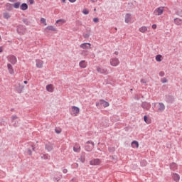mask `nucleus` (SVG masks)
I'll use <instances>...</instances> for the list:
<instances>
[{"label": "nucleus", "instance_id": "nucleus-1", "mask_svg": "<svg viewBox=\"0 0 182 182\" xmlns=\"http://www.w3.org/2000/svg\"><path fill=\"white\" fill-rule=\"evenodd\" d=\"M86 144H91L90 146L85 145V149L86 150V151H92V150H93V149L95 147V143L92 141H87L86 142Z\"/></svg>", "mask_w": 182, "mask_h": 182}, {"label": "nucleus", "instance_id": "nucleus-2", "mask_svg": "<svg viewBox=\"0 0 182 182\" xmlns=\"http://www.w3.org/2000/svg\"><path fill=\"white\" fill-rule=\"evenodd\" d=\"M163 12H164V7L161 6L155 9L154 14L156 16H160V15H163Z\"/></svg>", "mask_w": 182, "mask_h": 182}, {"label": "nucleus", "instance_id": "nucleus-3", "mask_svg": "<svg viewBox=\"0 0 182 182\" xmlns=\"http://www.w3.org/2000/svg\"><path fill=\"white\" fill-rule=\"evenodd\" d=\"M96 69L98 73H101L102 75H109V70H107V69L106 68H103L97 66Z\"/></svg>", "mask_w": 182, "mask_h": 182}, {"label": "nucleus", "instance_id": "nucleus-4", "mask_svg": "<svg viewBox=\"0 0 182 182\" xmlns=\"http://www.w3.org/2000/svg\"><path fill=\"white\" fill-rule=\"evenodd\" d=\"M109 63L111 66H118V65L120 63V61L119 60V58H114L109 60Z\"/></svg>", "mask_w": 182, "mask_h": 182}, {"label": "nucleus", "instance_id": "nucleus-5", "mask_svg": "<svg viewBox=\"0 0 182 182\" xmlns=\"http://www.w3.org/2000/svg\"><path fill=\"white\" fill-rule=\"evenodd\" d=\"M141 107L145 110H150V109L151 108V105L147 102H143L141 103Z\"/></svg>", "mask_w": 182, "mask_h": 182}, {"label": "nucleus", "instance_id": "nucleus-6", "mask_svg": "<svg viewBox=\"0 0 182 182\" xmlns=\"http://www.w3.org/2000/svg\"><path fill=\"white\" fill-rule=\"evenodd\" d=\"M80 48H81V49L87 50L92 49V44H90V43H84L80 45Z\"/></svg>", "mask_w": 182, "mask_h": 182}, {"label": "nucleus", "instance_id": "nucleus-7", "mask_svg": "<svg viewBox=\"0 0 182 182\" xmlns=\"http://www.w3.org/2000/svg\"><path fill=\"white\" fill-rule=\"evenodd\" d=\"M26 28H23V26L20 25L17 27V32L19 35H23L25 33Z\"/></svg>", "mask_w": 182, "mask_h": 182}, {"label": "nucleus", "instance_id": "nucleus-8", "mask_svg": "<svg viewBox=\"0 0 182 182\" xmlns=\"http://www.w3.org/2000/svg\"><path fill=\"white\" fill-rule=\"evenodd\" d=\"M8 60L11 63V65H15L17 62L16 57L15 55H9L8 57Z\"/></svg>", "mask_w": 182, "mask_h": 182}, {"label": "nucleus", "instance_id": "nucleus-9", "mask_svg": "<svg viewBox=\"0 0 182 182\" xmlns=\"http://www.w3.org/2000/svg\"><path fill=\"white\" fill-rule=\"evenodd\" d=\"M101 161L99 159H94L90 161V166H99L100 164Z\"/></svg>", "mask_w": 182, "mask_h": 182}, {"label": "nucleus", "instance_id": "nucleus-10", "mask_svg": "<svg viewBox=\"0 0 182 182\" xmlns=\"http://www.w3.org/2000/svg\"><path fill=\"white\" fill-rule=\"evenodd\" d=\"M71 109H72V112L75 116H77V114H79V112H80V109H79V107H77L76 106H73L71 107Z\"/></svg>", "mask_w": 182, "mask_h": 182}, {"label": "nucleus", "instance_id": "nucleus-11", "mask_svg": "<svg viewBox=\"0 0 182 182\" xmlns=\"http://www.w3.org/2000/svg\"><path fill=\"white\" fill-rule=\"evenodd\" d=\"M165 100L166 103H173L174 102V97L171 95H166Z\"/></svg>", "mask_w": 182, "mask_h": 182}, {"label": "nucleus", "instance_id": "nucleus-12", "mask_svg": "<svg viewBox=\"0 0 182 182\" xmlns=\"http://www.w3.org/2000/svg\"><path fill=\"white\" fill-rule=\"evenodd\" d=\"M36 68H38V69H41V68H43V61L41 60H36Z\"/></svg>", "mask_w": 182, "mask_h": 182}, {"label": "nucleus", "instance_id": "nucleus-13", "mask_svg": "<svg viewBox=\"0 0 182 182\" xmlns=\"http://www.w3.org/2000/svg\"><path fill=\"white\" fill-rule=\"evenodd\" d=\"M45 149L48 151H52V150H53V144L50 143L46 144L45 146Z\"/></svg>", "mask_w": 182, "mask_h": 182}, {"label": "nucleus", "instance_id": "nucleus-14", "mask_svg": "<svg viewBox=\"0 0 182 182\" xmlns=\"http://www.w3.org/2000/svg\"><path fill=\"white\" fill-rule=\"evenodd\" d=\"M172 178L176 182H179L180 181V175H178V173H173L172 174Z\"/></svg>", "mask_w": 182, "mask_h": 182}, {"label": "nucleus", "instance_id": "nucleus-15", "mask_svg": "<svg viewBox=\"0 0 182 182\" xmlns=\"http://www.w3.org/2000/svg\"><path fill=\"white\" fill-rule=\"evenodd\" d=\"M166 106L163 102H160L158 106V112H164Z\"/></svg>", "mask_w": 182, "mask_h": 182}, {"label": "nucleus", "instance_id": "nucleus-16", "mask_svg": "<svg viewBox=\"0 0 182 182\" xmlns=\"http://www.w3.org/2000/svg\"><path fill=\"white\" fill-rule=\"evenodd\" d=\"M7 68L9 72L10 75H14V73H15V71L14 70V68L12 67V65L11 64H7Z\"/></svg>", "mask_w": 182, "mask_h": 182}, {"label": "nucleus", "instance_id": "nucleus-17", "mask_svg": "<svg viewBox=\"0 0 182 182\" xmlns=\"http://www.w3.org/2000/svg\"><path fill=\"white\" fill-rule=\"evenodd\" d=\"M79 66L80 68H81L82 69H85V68L87 66V64L86 63L85 60H81L79 63Z\"/></svg>", "mask_w": 182, "mask_h": 182}, {"label": "nucleus", "instance_id": "nucleus-18", "mask_svg": "<svg viewBox=\"0 0 182 182\" xmlns=\"http://www.w3.org/2000/svg\"><path fill=\"white\" fill-rule=\"evenodd\" d=\"M100 105H102L104 107H109V102L105 101L104 100H100Z\"/></svg>", "mask_w": 182, "mask_h": 182}, {"label": "nucleus", "instance_id": "nucleus-19", "mask_svg": "<svg viewBox=\"0 0 182 182\" xmlns=\"http://www.w3.org/2000/svg\"><path fill=\"white\" fill-rule=\"evenodd\" d=\"M46 90L50 93L53 92V85L52 84L46 85Z\"/></svg>", "mask_w": 182, "mask_h": 182}, {"label": "nucleus", "instance_id": "nucleus-20", "mask_svg": "<svg viewBox=\"0 0 182 182\" xmlns=\"http://www.w3.org/2000/svg\"><path fill=\"white\" fill-rule=\"evenodd\" d=\"M131 20H132V14H127L125 15V22H126V23H129V22H130Z\"/></svg>", "mask_w": 182, "mask_h": 182}, {"label": "nucleus", "instance_id": "nucleus-21", "mask_svg": "<svg viewBox=\"0 0 182 182\" xmlns=\"http://www.w3.org/2000/svg\"><path fill=\"white\" fill-rule=\"evenodd\" d=\"M90 29L87 30V33H84L82 36L83 38H85V39H89V38L90 37Z\"/></svg>", "mask_w": 182, "mask_h": 182}, {"label": "nucleus", "instance_id": "nucleus-22", "mask_svg": "<svg viewBox=\"0 0 182 182\" xmlns=\"http://www.w3.org/2000/svg\"><path fill=\"white\" fill-rule=\"evenodd\" d=\"M177 164L172 163L170 164V169L172 170L173 171H176V170H177Z\"/></svg>", "mask_w": 182, "mask_h": 182}, {"label": "nucleus", "instance_id": "nucleus-23", "mask_svg": "<svg viewBox=\"0 0 182 182\" xmlns=\"http://www.w3.org/2000/svg\"><path fill=\"white\" fill-rule=\"evenodd\" d=\"M20 9H21V11H26L28 9V4L26 3H23L20 6Z\"/></svg>", "mask_w": 182, "mask_h": 182}, {"label": "nucleus", "instance_id": "nucleus-24", "mask_svg": "<svg viewBox=\"0 0 182 182\" xmlns=\"http://www.w3.org/2000/svg\"><path fill=\"white\" fill-rule=\"evenodd\" d=\"M174 23L178 26L182 25V19L178 18H175Z\"/></svg>", "mask_w": 182, "mask_h": 182}, {"label": "nucleus", "instance_id": "nucleus-25", "mask_svg": "<svg viewBox=\"0 0 182 182\" xmlns=\"http://www.w3.org/2000/svg\"><path fill=\"white\" fill-rule=\"evenodd\" d=\"M23 85H21V84H18V86L16 88V90L17 92L21 93L22 90H23Z\"/></svg>", "mask_w": 182, "mask_h": 182}, {"label": "nucleus", "instance_id": "nucleus-26", "mask_svg": "<svg viewBox=\"0 0 182 182\" xmlns=\"http://www.w3.org/2000/svg\"><path fill=\"white\" fill-rule=\"evenodd\" d=\"M73 151H74L75 153H79V151H80V146H79V145H75V146L73 147Z\"/></svg>", "mask_w": 182, "mask_h": 182}, {"label": "nucleus", "instance_id": "nucleus-27", "mask_svg": "<svg viewBox=\"0 0 182 182\" xmlns=\"http://www.w3.org/2000/svg\"><path fill=\"white\" fill-rule=\"evenodd\" d=\"M46 29H48V31H52L53 32H56V28L53 27V26H48L46 28Z\"/></svg>", "mask_w": 182, "mask_h": 182}, {"label": "nucleus", "instance_id": "nucleus-28", "mask_svg": "<svg viewBox=\"0 0 182 182\" xmlns=\"http://www.w3.org/2000/svg\"><path fill=\"white\" fill-rule=\"evenodd\" d=\"M6 9L7 11H12V4L11 3H7L6 4Z\"/></svg>", "mask_w": 182, "mask_h": 182}, {"label": "nucleus", "instance_id": "nucleus-29", "mask_svg": "<svg viewBox=\"0 0 182 182\" xmlns=\"http://www.w3.org/2000/svg\"><path fill=\"white\" fill-rule=\"evenodd\" d=\"M132 147H136V149H138V147H139V142L137 141H133L132 142Z\"/></svg>", "mask_w": 182, "mask_h": 182}, {"label": "nucleus", "instance_id": "nucleus-30", "mask_svg": "<svg viewBox=\"0 0 182 182\" xmlns=\"http://www.w3.org/2000/svg\"><path fill=\"white\" fill-rule=\"evenodd\" d=\"M139 32H141V33H144V32H146V31H147V27L142 26V27L139 28Z\"/></svg>", "mask_w": 182, "mask_h": 182}, {"label": "nucleus", "instance_id": "nucleus-31", "mask_svg": "<svg viewBox=\"0 0 182 182\" xmlns=\"http://www.w3.org/2000/svg\"><path fill=\"white\" fill-rule=\"evenodd\" d=\"M79 160L81 161V163H85V161H86V157L85 156V154L81 155L79 158Z\"/></svg>", "mask_w": 182, "mask_h": 182}, {"label": "nucleus", "instance_id": "nucleus-32", "mask_svg": "<svg viewBox=\"0 0 182 182\" xmlns=\"http://www.w3.org/2000/svg\"><path fill=\"white\" fill-rule=\"evenodd\" d=\"M109 159L112 160V161H114V163L117 161V156H109Z\"/></svg>", "mask_w": 182, "mask_h": 182}, {"label": "nucleus", "instance_id": "nucleus-33", "mask_svg": "<svg viewBox=\"0 0 182 182\" xmlns=\"http://www.w3.org/2000/svg\"><path fill=\"white\" fill-rule=\"evenodd\" d=\"M81 55L82 56H87V55H89V52L86 50H83L82 52H81Z\"/></svg>", "mask_w": 182, "mask_h": 182}, {"label": "nucleus", "instance_id": "nucleus-34", "mask_svg": "<svg viewBox=\"0 0 182 182\" xmlns=\"http://www.w3.org/2000/svg\"><path fill=\"white\" fill-rule=\"evenodd\" d=\"M14 8H15L16 9H18V8H19V6H21V3L20 2H16L14 3V4L13 5Z\"/></svg>", "mask_w": 182, "mask_h": 182}, {"label": "nucleus", "instance_id": "nucleus-35", "mask_svg": "<svg viewBox=\"0 0 182 182\" xmlns=\"http://www.w3.org/2000/svg\"><path fill=\"white\" fill-rule=\"evenodd\" d=\"M11 18V16L9 15V13H4V19H9Z\"/></svg>", "mask_w": 182, "mask_h": 182}, {"label": "nucleus", "instance_id": "nucleus-36", "mask_svg": "<svg viewBox=\"0 0 182 182\" xmlns=\"http://www.w3.org/2000/svg\"><path fill=\"white\" fill-rule=\"evenodd\" d=\"M144 120L146 123H147V124H150V119H149V118L147 117V116H144Z\"/></svg>", "mask_w": 182, "mask_h": 182}, {"label": "nucleus", "instance_id": "nucleus-37", "mask_svg": "<svg viewBox=\"0 0 182 182\" xmlns=\"http://www.w3.org/2000/svg\"><path fill=\"white\" fill-rule=\"evenodd\" d=\"M156 62H161V55H157L156 56Z\"/></svg>", "mask_w": 182, "mask_h": 182}, {"label": "nucleus", "instance_id": "nucleus-38", "mask_svg": "<svg viewBox=\"0 0 182 182\" xmlns=\"http://www.w3.org/2000/svg\"><path fill=\"white\" fill-rule=\"evenodd\" d=\"M108 150H109V153H113L115 151L116 149L114 147L112 146V147H109Z\"/></svg>", "mask_w": 182, "mask_h": 182}, {"label": "nucleus", "instance_id": "nucleus-39", "mask_svg": "<svg viewBox=\"0 0 182 182\" xmlns=\"http://www.w3.org/2000/svg\"><path fill=\"white\" fill-rule=\"evenodd\" d=\"M41 23H43L45 25V26H46V25H47L46 19H45L44 18H41Z\"/></svg>", "mask_w": 182, "mask_h": 182}, {"label": "nucleus", "instance_id": "nucleus-40", "mask_svg": "<svg viewBox=\"0 0 182 182\" xmlns=\"http://www.w3.org/2000/svg\"><path fill=\"white\" fill-rule=\"evenodd\" d=\"M23 22L25 25H29V21H28V18H23Z\"/></svg>", "mask_w": 182, "mask_h": 182}, {"label": "nucleus", "instance_id": "nucleus-41", "mask_svg": "<svg viewBox=\"0 0 182 182\" xmlns=\"http://www.w3.org/2000/svg\"><path fill=\"white\" fill-rule=\"evenodd\" d=\"M59 22H61V23H65L66 21L65 19H59L56 21V23H59Z\"/></svg>", "mask_w": 182, "mask_h": 182}, {"label": "nucleus", "instance_id": "nucleus-42", "mask_svg": "<svg viewBox=\"0 0 182 182\" xmlns=\"http://www.w3.org/2000/svg\"><path fill=\"white\" fill-rule=\"evenodd\" d=\"M82 14H84V15H89V10H87V9H85L82 11Z\"/></svg>", "mask_w": 182, "mask_h": 182}, {"label": "nucleus", "instance_id": "nucleus-43", "mask_svg": "<svg viewBox=\"0 0 182 182\" xmlns=\"http://www.w3.org/2000/svg\"><path fill=\"white\" fill-rule=\"evenodd\" d=\"M41 159H43L44 160H48V155L46 154H42Z\"/></svg>", "mask_w": 182, "mask_h": 182}, {"label": "nucleus", "instance_id": "nucleus-44", "mask_svg": "<svg viewBox=\"0 0 182 182\" xmlns=\"http://www.w3.org/2000/svg\"><path fill=\"white\" fill-rule=\"evenodd\" d=\"M16 119H18V116L16 115H13L11 117V122H14V120H16Z\"/></svg>", "mask_w": 182, "mask_h": 182}, {"label": "nucleus", "instance_id": "nucleus-45", "mask_svg": "<svg viewBox=\"0 0 182 182\" xmlns=\"http://www.w3.org/2000/svg\"><path fill=\"white\" fill-rule=\"evenodd\" d=\"M141 166H146V164H147V161H142L141 162Z\"/></svg>", "mask_w": 182, "mask_h": 182}, {"label": "nucleus", "instance_id": "nucleus-46", "mask_svg": "<svg viewBox=\"0 0 182 182\" xmlns=\"http://www.w3.org/2000/svg\"><path fill=\"white\" fill-rule=\"evenodd\" d=\"M55 133H57V134H59L62 132V130L58 129H55Z\"/></svg>", "mask_w": 182, "mask_h": 182}, {"label": "nucleus", "instance_id": "nucleus-47", "mask_svg": "<svg viewBox=\"0 0 182 182\" xmlns=\"http://www.w3.org/2000/svg\"><path fill=\"white\" fill-rule=\"evenodd\" d=\"M93 22H95V23H97V22H99V18H94Z\"/></svg>", "mask_w": 182, "mask_h": 182}, {"label": "nucleus", "instance_id": "nucleus-48", "mask_svg": "<svg viewBox=\"0 0 182 182\" xmlns=\"http://www.w3.org/2000/svg\"><path fill=\"white\" fill-rule=\"evenodd\" d=\"M164 75H165V73H164V71H161V72L159 73V76H161V77H163V76H164Z\"/></svg>", "mask_w": 182, "mask_h": 182}, {"label": "nucleus", "instance_id": "nucleus-49", "mask_svg": "<svg viewBox=\"0 0 182 182\" xmlns=\"http://www.w3.org/2000/svg\"><path fill=\"white\" fill-rule=\"evenodd\" d=\"M28 1L29 2L30 5H33V4L35 3L34 0H28Z\"/></svg>", "mask_w": 182, "mask_h": 182}, {"label": "nucleus", "instance_id": "nucleus-50", "mask_svg": "<svg viewBox=\"0 0 182 182\" xmlns=\"http://www.w3.org/2000/svg\"><path fill=\"white\" fill-rule=\"evenodd\" d=\"M27 153L29 156H32V151L31 149H28Z\"/></svg>", "mask_w": 182, "mask_h": 182}, {"label": "nucleus", "instance_id": "nucleus-51", "mask_svg": "<svg viewBox=\"0 0 182 182\" xmlns=\"http://www.w3.org/2000/svg\"><path fill=\"white\" fill-rule=\"evenodd\" d=\"M161 82H162V83H167V79H166V78H163V79L161 80Z\"/></svg>", "mask_w": 182, "mask_h": 182}, {"label": "nucleus", "instance_id": "nucleus-52", "mask_svg": "<svg viewBox=\"0 0 182 182\" xmlns=\"http://www.w3.org/2000/svg\"><path fill=\"white\" fill-rule=\"evenodd\" d=\"M141 83L142 84L147 83V81H146V80L144 79H141Z\"/></svg>", "mask_w": 182, "mask_h": 182}, {"label": "nucleus", "instance_id": "nucleus-53", "mask_svg": "<svg viewBox=\"0 0 182 182\" xmlns=\"http://www.w3.org/2000/svg\"><path fill=\"white\" fill-rule=\"evenodd\" d=\"M152 29H157V25L153 24L152 25Z\"/></svg>", "mask_w": 182, "mask_h": 182}, {"label": "nucleus", "instance_id": "nucleus-54", "mask_svg": "<svg viewBox=\"0 0 182 182\" xmlns=\"http://www.w3.org/2000/svg\"><path fill=\"white\" fill-rule=\"evenodd\" d=\"M63 173H64V174H66V173H68V169L64 168V169L63 170Z\"/></svg>", "mask_w": 182, "mask_h": 182}, {"label": "nucleus", "instance_id": "nucleus-55", "mask_svg": "<svg viewBox=\"0 0 182 182\" xmlns=\"http://www.w3.org/2000/svg\"><path fill=\"white\" fill-rule=\"evenodd\" d=\"M18 0H9V2H16Z\"/></svg>", "mask_w": 182, "mask_h": 182}, {"label": "nucleus", "instance_id": "nucleus-56", "mask_svg": "<svg viewBox=\"0 0 182 182\" xmlns=\"http://www.w3.org/2000/svg\"><path fill=\"white\" fill-rule=\"evenodd\" d=\"M69 1L73 3V2H76V0H69Z\"/></svg>", "mask_w": 182, "mask_h": 182}, {"label": "nucleus", "instance_id": "nucleus-57", "mask_svg": "<svg viewBox=\"0 0 182 182\" xmlns=\"http://www.w3.org/2000/svg\"><path fill=\"white\" fill-rule=\"evenodd\" d=\"M4 50L2 49V47H0V53H1V52H3Z\"/></svg>", "mask_w": 182, "mask_h": 182}, {"label": "nucleus", "instance_id": "nucleus-58", "mask_svg": "<svg viewBox=\"0 0 182 182\" xmlns=\"http://www.w3.org/2000/svg\"><path fill=\"white\" fill-rule=\"evenodd\" d=\"M114 55H119V52L115 51V52H114Z\"/></svg>", "mask_w": 182, "mask_h": 182}, {"label": "nucleus", "instance_id": "nucleus-59", "mask_svg": "<svg viewBox=\"0 0 182 182\" xmlns=\"http://www.w3.org/2000/svg\"><path fill=\"white\" fill-rule=\"evenodd\" d=\"M92 3L93 2H97V0H90Z\"/></svg>", "mask_w": 182, "mask_h": 182}, {"label": "nucleus", "instance_id": "nucleus-60", "mask_svg": "<svg viewBox=\"0 0 182 182\" xmlns=\"http://www.w3.org/2000/svg\"><path fill=\"white\" fill-rule=\"evenodd\" d=\"M54 180H56V181H59V179H58V178H54Z\"/></svg>", "mask_w": 182, "mask_h": 182}, {"label": "nucleus", "instance_id": "nucleus-61", "mask_svg": "<svg viewBox=\"0 0 182 182\" xmlns=\"http://www.w3.org/2000/svg\"><path fill=\"white\" fill-rule=\"evenodd\" d=\"M25 85H28V81H24Z\"/></svg>", "mask_w": 182, "mask_h": 182}, {"label": "nucleus", "instance_id": "nucleus-62", "mask_svg": "<svg viewBox=\"0 0 182 182\" xmlns=\"http://www.w3.org/2000/svg\"><path fill=\"white\" fill-rule=\"evenodd\" d=\"M32 149L33 151H35V147H33V146L32 145Z\"/></svg>", "mask_w": 182, "mask_h": 182}, {"label": "nucleus", "instance_id": "nucleus-63", "mask_svg": "<svg viewBox=\"0 0 182 182\" xmlns=\"http://www.w3.org/2000/svg\"><path fill=\"white\" fill-rule=\"evenodd\" d=\"M62 2L65 3L66 2V0H62Z\"/></svg>", "mask_w": 182, "mask_h": 182}, {"label": "nucleus", "instance_id": "nucleus-64", "mask_svg": "<svg viewBox=\"0 0 182 182\" xmlns=\"http://www.w3.org/2000/svg\"><path fill=\"white\" fill-rule=\"evenodd\" d=\"M14 127H16L17 125H16V124H14Z\"/></svg>", "mask_w": 182, "mask_h": 182}]
</instances>
